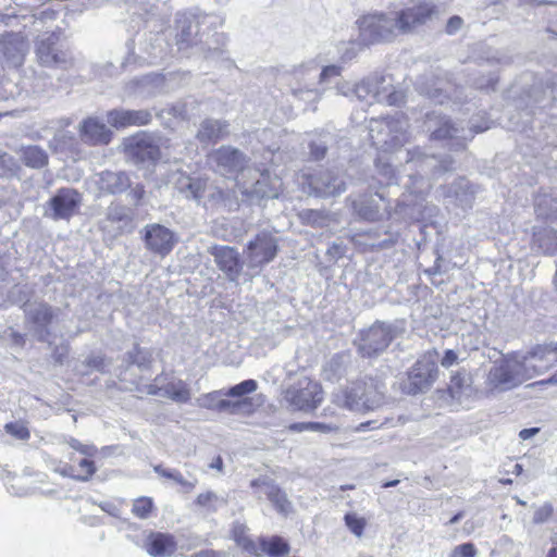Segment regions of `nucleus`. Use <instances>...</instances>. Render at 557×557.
Here are the masks:
<instances>
[{
  "mask_svg": "<svg viewBox=\"0 0 557 557\" xmlns=\"http://www.w3.org/2000/svg\"><path fill=\"white\" fill-rule=\"evenodd\" d=\"M345 521L349 530L357 536H361L364 529V521L355 515H346Z\"/></svg>",
  "mask_w": 557,
  "mask_h": 557,
  "instance_id": "obj_57",
  "label": "nucleus"
},
{
  "mask_svg": "<svg viewBox=\"0 0 557 557\" xmlns=\"http://www.w3.org/2000/svg\"><path fill=\"white\" fill-rule=\"evenodd\" d=\"M401 331L395 323L375 322L361 332L359 351L363 357L376 356L383 352Z\"/></svg>",
  "mask_w": 557,
  "mask_h": 557,
  "instance_id": "obj_9",
  "label": "nucleus"
},
{
  "mask_svg": "<svg viewBox=\"0 0 557 557\" xmlns=\"http://www.w3.org/2000/svg\"><path fill=\"white\" fill-rule=\"evenodd\" d=\"M333 401L351 411H370L385 403L384 384L372 377L352 382L345 389L333 395Z\"/></svg>",
  "mask_w": 557,
  "mask_h": 557,
  "instance_id": "obj_3",
  "label": "nucleus"
},
{
  "mask_svg": "<svg viewBox=\"0 0 557 557\" xmlns=\"http://www.w3.org/2000/svg\"><path fill=\"white\" fill-rule=\"evenodd\" d=\"M310 151H311V156L315 160L324 158L325 152H326L325 141H320V143L312 141L310 144Z\"/></svg>",
  "mask_w": 557,
  "mask_h": 557,
  "instance_id": "obj_62",
  "label": "nucleus"
},
{
  "mask_svg": "<svg viewBox=\"0 0 557 557\" xmlns=\"http://www.w3.org/2000/svg\"><path fill=\"white\" fill-rule=\"evenodd\" d=\"M208 15H195L190 13H177L175 18V44L178 50H184L197 42L200 24H203Z\"/></svg>",
  "mask_w": 557,
  "mask_h": 557,
  "instance_id": "obj_19",
  "label": "nucleus"
},
{
  "mask_svg": "<svg viewBox=\"0 0 557 557\" xmlns=\"http://www.w3.org/2000/svg\"><path fill=\"white\" fill-rule=\"evenodd\" d=\"M438 368L432 354H426L416 361L401 382V389L406 394L416 395L431 388L437 379Z\"/></svg>",
  "mask_w": 557,
  "mask_h": 557,
  "instance_id": "obj_8",
  "label": "nucleus"
},
{
  "mask_svg": "<svg viewBox=\"0 0 557 557\" xmlns=\"http://www.w3.org/2000/svg\"><path fill=\"white\" fill-rule=\"evenodd\" d=\"M234 539L236 543L245 550H247L250 554L258 555L259 554V547L256 545V543L244 533L243 529L235 528L234 529Z\"/></svg>",
  "mask_w": 557,
  "mask_h": 557,
  "instance_id": "obj_50",
  "label": "nucleus"
},
{
  "mask_svg": "<svg viewBox=\"0 0 557 557\" xmlns=\"http://www.w3.org/2000/svg\"><path fill=\"white\" fill-rule=\"evenodd\" d=\"M342 73V67L338 65H327L325 66L321 73L319 74V82L326 83L333 77L339 76Z\"/></svg>",
  "mask_w": 557,
  "mask_h": 557,
  "instance_id": "obj_58",
  "label": "nucleus"
},
{
  "mask_svg": "<svg viewBox=\"0 0 557 557\" xmlns=\"http://www.w3.org/2000/svg\"><path fill=\"white\" fill-rule=\"evenodd\" d=\"M290 429L297 432L313 431L320 433H330L336 430V428H334L333 425L321 422L294 423L293 425H290Z\"/></svg>",
  "mask_w": 557,
  "mask_h": 557,
  "instance_id": "obj_47",
  "label": "nucleus"
},
{
  "mask_svg": "<svg viewBox=\"0 0 557 557\" xmlns=\"http://www.w3.org/2000/svg\"><path fill=\"white\" fill-rule=\"evenodd\" d=\"M251 487L258 497L264 495L275 507L277 512L287 516L293 511V505L286 493L276 484L267 479H257L251 481Z\"/></svg>",
  "mask_w": 557,
  "mask_h": 557,
  "instance_id": "obj_25",
  "label": "nucleus"
},
{
  "mask_svg": "<svg viewBox=\"0 0 557 557\" xmlns=\"http://www.w3.org/2000/svg\"><path fill=\"white\" fill-rule=\"evenodd\" d=\"M380 173L386 178V184L389 185L395 178V170L389 164H376Z\"/></svg>",
  "mask_w": 557,
  "mask_h": 557,
  "instance_id": "obj_63",
  "label": "nucleus"
},
{
  "mask_svg": "<svg viewBox=\"0 0 557 557\" xmlns=\"http://www.w3.org/2000/svg\"><path fill=\"white\" fill-rule=\"evenodd\" d=\"M534 367L528 363L525 356L512 352L496 360L491 367L486 385L491 391H511L534 377Z\"/></svg>",
  "mask_w": 557,
  "mask_h": 557,
  "instance_id": "obj_2",
  "label": "nucleus"
},
{
  "mask_svg": "<svg viewBox=\"0 0 557 557\" xmlns=\"http://www.w3.org/2000/svg\"><path fill=\"white\" fill-rule=\"evenodd\" d=\"M317 67L314 65H299L294 69L289 82L292 95L305 102H315L322 97V91L314 84Z\"/></svg>",
  "mask_w": 557,
  "mask_h": 557,
  "instance_id": "obj_13",
  "label": "nucleus"
},
{
  "mask_svg": "<svg viewBox=\"0 0 557 557\" xmlns=\"http://www.w3.org/2000/svg\"><path fill=\"white\" fill-rule=\"evenodd\" d=\"M59 35L54 32L44 33L36 42V55L40 64L45 66L66 67L72 63V57L67 51L59 50L57 44Z\"/></svg>",
  "mask_w": 557,
  "mask_h": 557,
  "instance_id": "obj_16",
  "label": "nucleus"
},
{
  "mask_svg": "<svg viewBox=\"0 0 557 557\" xmlns=\"http://www.w3.org/2000/svg\"><path fill=\"white\" fill-rule=\"evenodd\" d=\"M218 268L231 282H238L242 274L243 262L236 248L230 246H213L209 250Z\"/></svg>",
  "mask_w": 557,
  "mask_h": 557,
  "instance_id": "obj_21",
  "label": "nucleus"
},
{
  "mask_svg": "<svg viewBox=\"0 0 557 557\" xmlns=\"http://www.w3.org/2000/svg\"><path fill=\"white\" fill-rule=\"evenodd\" d=\"M257 388H258V383L255 380L249 379V380H245L227 389H224V392H225L227 399H231V400L249 399L251 401V399L249 397H247V395L256 392Z\"/></svg>",
  "mask_w": 557,
  "mask_h": 557,
  "instance_id": "obj_41",
  "label": "nucleus"
},
{
  "mask_svg": "<svg viewBox=\"0 0 557 557\" xmlns=\"http://www.w3.org/2000/svg\"><path fill=\"white\" fill-rule=\"evenodd\" d=\"M13 164V158L7 152L0 150V176L4 175L8 171H11Z\"/></svg>",
  "mask_w": 557,
  "mask_h": 557,
  "instance_id": "obj_60",
  "label": "nucleus"
},
{
  "mask_svg": "<svg viewBox=\"0 0 557 557\" xmlns=\"http://www.w3.org/2000/svg\"><path fill=\"white\" fill-rule=\"evenodd\" d=\"M152 114L149 110L114 109L107 113V122L115 128L128 126H143L151 122Z\"/></svg>",
  "mask_w": 557,
  "mask_h": 557,
  "instance_id": "obj_29",
  "label": "nucleus"
},
{
  "mask_svg": "<svg viewBox=\"0 0 557 557\" xmlns=\"http://www.w3.org/2000/svg\"><path fill=\"white\" fill-rule=\"evenodd\" d=\"M393 13L398 35L408 34L431 18L434 13V7L429 2H419L412 8H406Z\"/></svg>",
  "mask_w": 557,
  "mask_h": 557,
  "instance_id": "obj_20",
  "label": "nucleus"
},
{
  "mask_svg": "<svg viewBox=\"0 0 557 557\" xmlns=\"http://www.w3.org/2000/svg\"><path fill=\"white\" fill-rule=\"evenodd\" d=\"M197 405L201 408L227 414H247L252 411V403L249 399H227L224 389L213 391L197 398Z\"/></svg>",
  "mask_w": 557,
  "mask_h": 557,
  "instance_id": "obj_15",
  "label": "nucleus"
},
{
  "mask_svg": "<svg viewBox=\"0 0 557 557\" xmlns=\"http://www.w3.org/2000/svg\"><path fill=\"white\" fill-rule=\"evenodd\" d=\"M351 92L360 102L372 104L385 102L394 106L404 101L401 91H396L391 84H385V77L381 75L369 76L352 86Z\"/></svg>",
  "mask_w": 557,
  "mask_h": 557,
  "instance_id": "obj_6",
  "label": "nucleus"
},
{
  "mask_svg": "<svg viewBox=\"0 0 557 557\" xmlns=\"http://www.w3.org/2000/svg\"><path fill=\"white\" fill-rule=\"evenodd\" d=\"M153 470L160 476L173 480L174 482L180 484L185 490V492H191L196 486L197 481L190 482L185 480L182 473L176 469H166L163 468L161 465H158L153 467Z\"/></svg>",
  "mask_w": 557,
  "mask_h": 557,
  "instance_id": "obj_44",
  "label": "nucleus"
},
{
  "mask_svg": "<svg viewBox=\"0 0 557 557\" xmlns=\"http://www.w3.org/2000/svg\"><path fill=\"white\" fill-rule=\"evenodd\" d=\"M457 361L458 355L454 350L447 349L444 354V357L441 360V364L445 368H449L453 364L457 363Z\"/></svg>",
  "mask_w": 557,
  "mask_h": 557,
  "instance_id": "obj_64",
  "label": "nucleus"
},
{
  "mask_svg": "<svg viewBox=\"0 0 557 557\" xmlns=\"http://www.w3.org/2000/svg\"><path fill=\"white\" fill-rule=\"evenodd\" d=\"M309 185L314 194L320 197L336 196L346 189L344 181L331 172L311 177Z\"/></svg>",
  "mask_w": 557,
  "mask_h": 557,
  "instance_id": "obj_34",
  "label": "nucleus"
},
{
  "mask_svg": "<svg viewBox=\"0 0 557 557\" xmlns=\"http://www.w3.org/2000/svg\"><path fill=\"white\" fill-rule=\"evenodd\" d=\"M127 361L137 366L141 371L147 370L153 361L152 351L135 345L134 349L127 352Z\"/></svg>",
  "mask_w": 557,
  "mask_h": 557,
  "instance_id": "obj_43",
  "label": "nucleus"
},
{
  "mask_svg": "<svg viewBox=\"0 0 557 557\" xmlns=\"http://www.w3.org/2000/svg\"><path fill=\"white\" fill-rule=\"evenodd\" d=\"M553 506L549 503H545L543 506L539 507L533 516V522L535 524H541L546 522L553 515Z\"/></svg>",
  "mask_w": 557,
  "mask_h": 557,
  "instance_id": "obj_56",
  "label": "nucleus"
},
{
  "mask_svg": "<svg viewBox=\"0 0 557 557\" xmlns=\"http://www.w3.org/2000/svg\"><path fill=\"white\" fill-rule=\"evenodd\" d=\"M29 49L28 42L18 34H9L0 39V62L7 66L18 67L23 64Z\"/></svg>",
  "mask_w": 557,
  "mask_h": 557,
  "instance_id": "obj_22",
  "label": "nucleus"
},
{
  "mask_svg": "<svg viewBox=\"0 0 557 557\" xmlns=\"http://www.w3.org/2000/svg\"><path fill=\"white\" fill-rule=\"evenodd\" d=\"M67 444L74 450H76V451H78V453H81V454H83L85 456H88V457H92L97 453V447L95 445L83 444V443H81L78 440H76L74 437H71L67 441Z\"/></svg>",
  "mask_w": 557,
  "mask_h": 557,
  "instance_id": "obj_55",
  "label": "nucleus"
},
{
  "mask_svg": "<svg viewBox=\"0 0 557 557\" xmlns=\"http://www.w3.org/2000/svg\"><path fill=\"white\" fill-rule=\"evenodd\" d=\"M144 548L151 557H170L175 553L177 543L172 534L151 532L145 540Z\"/></svg>",
  "mask_w": 557,
  "mask_h": 557,
  "instance_id": "obj_32",
  "label": "nucleus"
},
{
  "mask_svg": "<svg viewBox=\"0 0 557 557\" xmlns=\"http://www.w3.org/2000/svg\"><path fill=\"white\" fill-rule=\"evenodd\" d=\"M195 504L203 509L207 513H213L220 508L227 505V499L224 496L218 495L212 491L201 493L197 496Z\"/></svg>",
  "mask_w": 557,
  "mask_h": 557,
  "instance_id": "obj_40",
  "label": "nucleus"
},
{
  "mask_svg": "<svg viewBox=\"0 0 557 557\" xmlns=\"http://www.w3.org/2000/svg\"><path fill=\"white\" fill-rule=\"evenodd\" d=\"M417 90L429 97L430 99L443 103V99L441 98L442 88L437 86L436 83H433L432 86H429L424 79H419L417 83Z\"/></svg>",
  "mask_w": 557,
  "mask_h": 557,
  "instance_id": "obj_48",
  "label": "nucleus"
},
{
  "mask_svg": "<svg viewBox=\"0 0 557 557\" xmlns=\"http://www.w3.org/2000/svg\"><path fill=\"white\" fill-rule=\"evenodd\" d=\"M360 40L366 45L391 41L398 36L394 13H373L357 21Z\"/></svg>",
  "mask_w": 557,
  "mask_h": 557,
  "instance_id": "obj_7",
  "label": "nucleus"
},
{
  "mask_svg": "<svg viewBox=\"0 0 557 557\" xmlns=\"http://www.w3.org/2000/svg\"><path fill=\"white\" fill-rule=\"evenodd\" d=\"M540 247L547 255L557 253V231L547 230L537 238Z\"/></svg>",
  "mask_w": 557,
  "mask_h": 557,
  "instance_id": "obj_46",
  "label": "nucleus"
},
{
  "mask_svg": "<svg viewBox=\"0 0 557 557\" xmlns=\"http://www.w3.org/2000/svg\"><path fill=\"white\" fill-rule=\"evenodd\" d=\"M406 163L417 169V174L408 175L407 194L403 195L395 208V214L407 221H419L424 218V200L431 189V180L453 169L450 158L438 159L428 154L419 147L407 151Z\"/></svg>",
  "mask_w": 557,
  "mask_h": 557,
  "instance_id": "obj_1",
  "label": "nucleus"
},
{
  "mask_svg": "<svg viewBox=\"0 0 557 557\" xmlns=\"http://www.w3.org/2000/svg\"><path fill=\"white\" fill-rule=\"evenodd\" d=\"M449 394L453 398L461 400L463 397H469L472 393L471 377L467 372H457L451 375L448 385Z\"/></svg>",
  "mask_w": 557,
  "mask_h": 557,
  "instance_id": "obj_39",
  "label": "nucleus"
},
{
  "mask_svg": "<svg viewBox=\"0 0 557 557\" xmlns=\"http://www.w3.org/2000/svg\"><path fill=\"white\" fill-rule=\"evenodd\" d=\"M170 182L174 188L187 199L197 202L205 196L209 187L208 178L203 176H190L183 171H176L171 175Z\"/></svg>",
  "mask_w": 557,
  "mask_h": 557,
  "instance_id": "obj_24",
  "label": "nucleus"
},
{
  "mask_svg": "<svg viewBox=\"0 0 557 557\" xmlns=\"http://www.w3.org/2000/svg\"><path fill=\"white\" fill-rule=\"evenodd\" d=\"M107 219L111 222L122 223L128 226L133 222L132 211L122 205H111L107 211Z\"/></svg>",
  "mask_w": 557,
  "mask_h": 557,
  "instance_id": "obj_45",
  "label": "nucleus"
},
{
  "mask_svg": "<svg viewBox=\"0 0 557 557\" xmlns=\"http://www.w3.org/2000/svg\"><path fill=\"white\" fill-rule=\"evenodd\" d=\"M4 430L8 434L20 441H27L30 437L28 428L21 421L7 423Z\"/></svg>",
  "mask_w": 557,
  "mask_h": 557,
  "instance_id": "obj_49",
  "label": "nucleus"
},
{
  "mask_svg": "<svg viewBox=\"0 0 557 557\" xmlns=\"http://www.w3.org/2000/svg\"><path fill=\"white\" fill-rule=\"evenodd\" d=\"M442 195L445 198L454 199L460 207H470L473 200V191L469 182L465 178L455 181L449 187H442Z\"/></svg>",
  "mask_w": 557,
  "mask_h": 557,
  "instance_id": "obj_37",
  "label": "nucleus"
},
{
  "mask_svg": "<svg viewBox=\"0 0 557 557\" xmlns=\"http://www.w3.org/2000/svg\"><path fill=\"white\" fill-rule=\"evenodd\" d=\"M209 161L214 164L216 171L231 174L242 171L247 163V158L236 148L222 146L210 153Z\"/></svg>",
  "mask_w": 557,
  "mask_h": 557,
  "instance_id": "obj_23",
  "label": "nucleus"
},
{
  "mask_svg": "<svg viewBox=\"0 0 557 557\" xmlns=\"http://www.w3.org/2000/svg\"><path fill=\"white\" fill-rule=\"evenodd\" d=\"M82 195L74 188H60L45 206V215L52 220H70L79 209Z\"/></svg>",
  "mask_w": 557,
  "mask_h": 557,
  "instance_id": "obj_14",
  "label": "nucleus"
},
{
  "mask_svg": "<svg viewBox=\"0 0 557 557\" xmlns=\"http://www.w3.org/2000/svg\"><path fill=\"white\" fill-rule=\"evenodd\" d=\"M96 470L97 469L95 467L94 461L89 459H82L78 462V472L76 473L74 479L82 482L88 481L94 475Z\"/></svg>",
  "mask_w": 557,
  "mask_h": 557,
  "instance_id": "obj_53",
  "label": "nucleus"
},
{
  "mask_svg": "<svg viewBox=\"0 0 557 557\" xmlns=\"http://www.w3.org/2000/svg\"><path fill=\"white\" fill-rule=\"evenodd\" d=\"M387 201L381 194L371 195L355 202L358 215L367 221H379L389 215Z\"/></svg>",
  "mask_w": 557,
  "mask_h": 557,
  "instance_id": "obj_30",
  "label": "nucleus"
},
{
  "mask_svg": "<svg viewBox=\"0 0 557 557\" xmlns=\"http://www.w3.org/2000/svg\"><path fill=\"white\" fill-rule=\"evenodd\" d=\"M426 127L432 132L433 139H456V145L459 148L465 147V140L468 139L465 135L463 128L454 126L446 117L436 115L435 113L428 114L425 121Z\"/></svg>",
  "mask_w": 557,
  "mask_h": 557,
  "instance_id": "obj_26",
  "label": "nucleus"
},
{
  "mask_svg": "<svg viewBox=\"0 0 557 557\" xmlns=\"http://www.w3.org/2000/svg\"><path fill=\"white\" fill-rule=\"evenodd\" d=\"M17 153L28 168L41 169L48 164V154L39 146H22Z\"/></svg>",
  "mask_w": 557,
  "mask_h": 557,
  "instance_id": "obj_38",
  "label": "nucleus"
},
{
  "mask_svg": "<svg viewBox=\"0 0 557 557\" xmlns=\"http://www.w3.org/2000/svg\"><path fill=\"white\" fill-rule=\"evenodd\" d=\"M324 397L319 382L304 376L283 392V400L292 410L312 411L320 406Z\"/></svg>",
  "mask_w": 557,
  "mask_h": 557,
  "instance_id": "obj_5",
  "label": "nucleus"
},
{
  "mask_svg": "<svg viewBox=\"0 0 557 557\" xmlns=\"http://www.w3.org/2000/svg\"><path fill=\"white\" fill-rule=\"evenodd\" d=\"M97 184L106 193L119 194L129 187L131 181L124 172L104 171L99 174Z\"/></svg>",
  "mask_w": 557,
  "mask_h": 557,
  "instance_id": "obj_36",
  "label": "nucleus"
},
{
  "mask_svg": "<svg viewBox=\"0 0 557 557\" xmlns=\"http://www.w3.org/2000/svg\"><path fill=\"white\" fill-rule=\"evenodd\" d=\"M478 550L472 543H463L453 548L449 557H475Z\"/></svg>",
  "mask_w": 557,
  "mask_h": 557,
  "instance_id": "obj_54",
  "label": "nucleus"
},
{
  "mask_svg": "<svg viewBox=\"0 0 557 557\" xmlns=\"http://www.w3.org/2000/svg\"><path fill=\"white\" fill-rule=\"evenodd\" d=\"M27 330L40 342H49L51 325L55 317L54 309L46 302L26 304L24 308Z\"/></svg>",
  "mask_w": 557,
  "mask_h": 557,
  "instance_id": "obj_12",
  "label": "nucleus"
},
{
  "mask_svg": "<svg viewBox=\"0 0 557 557\" xmlns=\"http://www.w3.org/2000/svg\"><path fill=\"white\" fill-rule=\"evenodd\" d=\"M462 24H463V20L460 16H458V15L451 16L447 21L446 33L449 35L456 34L458 30H460V28L462 27Z\"/></svg>",
  "mask_w": 557,
  "mask_h": 557,
  "instance_id": "obj_61",
  "label": "nucleus"
},
{
  "mask_svg": "<svg viewBox=\"0 0 557 557\" xmlns=\"http://www.w3.org/2000/svg\"><path fill=\"white\" fill-rule=\"evenodd\" d=\"M228 126L226 121L206 119L200 123L196 138L205 145L215 144L228 135Z\"/></svg>",
  "mask_w": 557,
  "mask_h": 557,
  "instance_id": "obj_35",
  "label": "nucleus"
},
{
  "mask_svg": "<svg viewBox=\"0 0 557 557\" xmlns=\"http://www.w3.org/2000/svg\"><path fill=\"white\" fill-rule=\"evenodd\" d=\"M408 122L401 114L393 117L372 119L369 134L372 144L383 151H393L408 141Z\"/></svg>",
  "mask_w": 557,
  "mask_h": 557,
  "instance_id": "obj_4",
  "label": "nucleus"
},
{
  "mask_svg": "<svg viewBox=\"0 0 557 557\" xmlns=\"http://www.w3.org/2000/svg\"><path fill=\"white\" fill-rule=\"evenodd\" d=\"M164 87V78L159 74H149L129 81L125 86L128 97L147 99L161 92Z\"/></svg>",
  "mask_w": 557,
  "mask_h": 557,
  "instance_id": "obj_28",
  "label": "nucleus"
},
{
  "mask_svg": "<svg viewBox=\"0 0 557 557\" xmlns=\"http://www.w3.org/2000/svg\"><path fill=\"white\" fill-rule=\"evenodd\" d=\"M277 251L276 237L269 232L262 231L247 244L245 264L257 274L265 264L274 260Z\"/></svg>",
  "mask_w": 557,
  "mask_h": 557,
  "instance_id": "obj_10",
  "label": "nucleus"
},
{
  "mask_svg": "<svg viewBox=\"0 0 557 557\" xmlns=\"http://www.w3.org/2000/svg\"><path fill=\"white\" fill-rule=\"evenodd\" d=\"M281 189V180L277 176L272 177L269 170H263L250 187L243 186L242 194L251 199H273L278 197Z\"/></svg>",
  "mask_w": 557,
  "mask_h": 557,
  "instance_id": "obj_27",
  "label": "nucleus"
},
{
  "mask_svg": "<svg viewBox=\"0 0 557 557\" xmlns=\"http://www.w3.org/2000/svg\"><path fill=\"white\" fill-rule=\"evenodd\" d=\"M260 549L271 557H281L288 553V544L278 536L260 540Z\"/></svg>",
  "mask_w": 557,
  "mask_h": 557,
  "instance_id": "obj_42",
  "label": "nucleus"
},
{
  "mask_svg": "<svg viewBox=\"0 0 557 557\" xmlns=\"http://www.w3.org/2000/svg\"><path fill=\"white\" fill-rule=\"evenodd\" d=\"M135 389L147 395H160L176 403H187L190 399V389L187 383L163 373L157 375L153 383L137 384Z\"/></svg>",
  "mask_w": 557,
  "mask_h": 557,
  "instance_id": "obj_11",
  "label": "nucleus"
},
{
  "mask_svg": "<svg viewBox=\"0 0 557 557\" xmlns=\"http://www.w3.org/2000/svg\"><path fill=\"white\" fill-rule=\"evenodd\" d=\"M528 363L534 367V376L557 364V345L537 346L524 355Z\"/></svg>",
  "mask_w": 557,
  "mask_h": 557,
  "instance_id": "obj_31",
  "label": "nucleus"
},
{
  "mask_svg": "<svg viewBox=\"0 0 557 557\" xmlns=\"http://www.w3.org/2000/svg\"><path fill=\"white\" fill-rule=\"evenodd\" d=\"M111 135L106 124L96 117H88L81 125L82 140L90 145H107Z\"/></svg>",
  "mask_w": 557,
  "mask_h": 557,
  "instance_id": "obj_33",
  "label": "nucleus"
},
{
  "mask_svg": "<svg viewBox=\"0 0 557 557\" xmlns=\"http://www.w3.org/2000/svg\"><path fill=\"white\" fill-rule=\"evenodd\" d=\"M154 40L157 45H151V49L148 51L150 62H154L156 60L161 59L163 57V47L161 45L163 41L162 36L157 35Z\"/></svg>",
  "mask_w": 557,
  "mask_h": 557,
  "instance_id": "obj_59",
  "label": "nucleus"
},
{
  "mask_svg": "<svg viewBox=\"0 0 557 557\" xmlns=\"http://www.w3.org/2000/svg\"><path fill=\"white\" fill-rule=\"evenodd\" d=\"M153 507L152 500L148 497H140L133 504V513L141 519L148 518Z\"/></svg>",
  "mask_w": 557,
  "mask_h": 557,
  "instance_id": "obj_52",
  "label": "nucleus"
},
{
  "mask_svg": "<svg viewBox=\"0 0 557 557\" xmlns=\"http://www.w3.org/2000/svg\"><path fill=\"white\" fill-rule=\"evenodd\" d=\"M554 200L546 196L539 197L535 201V210L540 216L550 218L557 213V206H553Z\"/></svg>",
  "mask_w": 557,
  "mask_h": 557,
  "instance_id": "obj_51",
  "label": "nucleus"
},
{
  "mask_svg": "<svg viewBox=\"0 0 557 557\" xmlns=\"http://www.w3.org/2000/svg\"><path fill=\"white\" fill-rule=\"evenodd\" d=\"M160 138L148 133H139L129 137L125 141V149L132 159L136 162H156L159 160Z\"/></svg>",
  "mask_w": 557,
  "mask_h": 557,
  "instance_id": "obj_18",
  "label": "nucleus"
},
{
  "mask_svg": "<svg viewBox=\"0 0 557 557\" xmlns=\"http://www.w3.org/2000/svg\"><path fill=\"white\" fill-rule=\"evenodd\" d=\"M141 234L146 249L161 257L169 255L177 243L174 232L159 223L147 224Z\"/></svg>",
  "mask_w": 557,
  "mask_h": 557,
  "instance_id": "obj_17",
  "label": "nucleus"
}]
</instances>
